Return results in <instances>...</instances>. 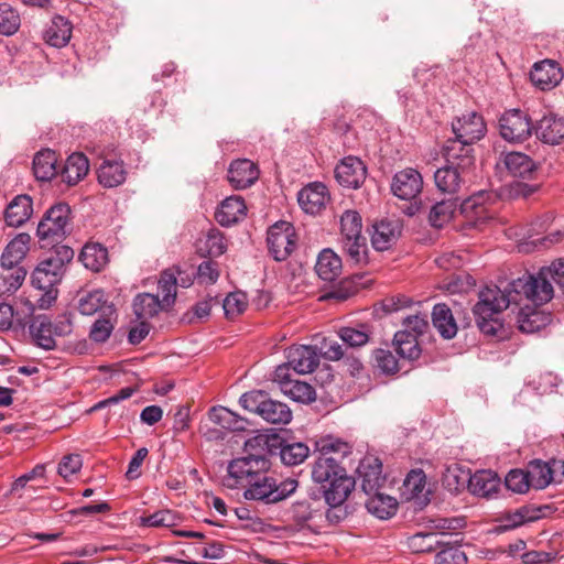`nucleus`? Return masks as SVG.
<instances>
[{
	"mask_svg": "<svg viewBox=\"0 0 564 564\" xmlns=\"http://www.w3.org/2000/svg\"><path fill=\"white\" fill-rule=\"evenodd\" d=\"M373 358L377 367L384 373H395L399 370L398 359L388 349H376Z\"/></svg>",
	"mask_w": 564,
	"mask_h": 564,
	"instance_id": "obj_58",
	"label": "nucleus"
},
{
	"mask_svg": "<svg viewBox=\"0 0 564 564\" xmlns=\"http://www.w3.org/2000/svg\"><path fill=\"white\" fill-rule=\"evenodd\" d=\"M132 308L138 321H148L166 310L159 296L151 293L138 294L133 300Z\"/></svg>",
	"mask_w": 564,
	"mask_h": 564,
	"instance_id": "obj_36",
	"label": "nucleus"
},
{
	"mask_svg": "<svg viewBox=\"0 0 564 564\" xmlns=\"http://www.w3.org/2000/svg\"><path fill=\"white\" fill-rule=\"evenodd\" d=\"M401 234L398 220L383 219L373 225L371 235L372 247L378 251H384L394 245Z\"/></svg>",
	"mask_w": 564,
	"mask_h": 564,
	"instance_id": "obj_24",
	"label": "nucleus"
},
{
	"mask_svg": "<svg viewBox=\"0 0 564 564\" xmlns=\"http://www.w3.org/2000/svg\"><path fill=\"white\" fill-rule=\"evenodd\" d=\"M564 73H529L531 83L545 91L556 87L563 80Z\"/></svg>",
	"mask_w": 564,
	"mask_h": 564,
	"instance_id": "obj_57",
	"label": "nucleus"
},
{
	"mask_svg": "<svg viewBox=\"0 0 564 564\" xmlns=\"http://www.w3.org/2000/svg\"><path fill=\"white\" fill-rule=\"evenodd\" d=\"M435 555V564H466L467 557L459 546L443 543Z\"/></svg>",
	"mask_w": 564,
	"mask_h": 564,
	"instance_id": "obj_54",
	"label": "nucleus"
},
{
	"mask_svg": "<svg viewBox=\"0 0 564 564\" xmlns=\"http://www.w3.org/2000/svg\"><path fill=\"white\" fill-rule=\"evenodd\" d=\"M32 284L42 292L36 300L37 306L42 310L48 308L57 297L56 285L61 282L57 279L56 272L52 273L50 269L44 268L41 263L35 268L32 273Z\"/></svg>",
	"mask_w": 564,
	"mask_h": 564,
	"instance_id": "obj_14",
	"label": "nucleus"
},
{
	"mask_svg": "<svg viewBox=\"0 0 564 564\" xmlns=\"http://www.w3.org/2000/svg\"><path fill=\"white\" fill-rule=\"evenodd\" d=\"M72 23L62 15H55L44 32V40L54 47L65 46L72 37Z\"/></svg>",
	"mask_w": 564,
	"mask_h": 564,
	"instance_id": "obj_33",
	"label": "nucleus"
},
{
	"mask_svg": "<svg viewBox=\"0 0 564 564\" xmlns=\"http://www.w3.org/2000/svg\"><path fill=\"white\" fill-rule=\"evenodd\" d=\"M56 153L52 150H42L33 159V173L39 181H50L56 174Z\"/></svg>",
	"mask_w": 564,
	"mask_h": 564,
	"instance_id": "obj_40",
	"label": "nucleus"
},
{
	"mask_svg": "<svg viewBox=\"0 0 564 564\" xmlns=\"http://www.w3.org/2000/svg\"><path fill=\"white\" fill-rule=\"evenodd\" d=\"M79 258L85 268L99 272L108 262V251L99 243H87L82 249Z\"/></svg>",
	"mask_w": 564,
	"mask_h": 564,
	"instance_id": "obj_41",
	"label": "nucleus"
},
{
	"mask_svg": "<svg viewBox=\"0 0 564 564\" xmlns=\"http://www.w3.org/2000/svg\"><path fill=\"white\" fill-rule=\"evenodd\" d=\"M398 502L390 496L381 494H372V497L367 501V509L379 519H389L397 511Z\"/></svg>",
	"mask_w": 564,
	"mask_h": 564,
	"instance_id": "obj_46",
	"label": "nucleus"
},
{
	"mask_svg": "<svg viewBox=\"0 0 564 564\" xmlns=\"http://www.w3.org/2000/svg\"><path fill=\"white\" fill-rule=\"evenodd\" d=\"M316 445L319 454L312 465V479L323 487L347 473L343 459L351 453V447L333 437H324Z\"/></svg>",
	"mask_w": 564,
	"mask_h": 564,
	"instance_id": "obj_2",
	"label": "nucleus"
},
{
	"mask_svg": "<svg viewBox=\"0 0 564 564\" xmlns=\"http://www.w3.org/2000/svg\"><path fill=\"white\" fill-rule=\"evenodd\" d=\"M361 231L360 214L351 209L344 212L340 216V245L349 260L357 265L368 262L367 240Z\"/></svg>",
	"mask_w": 564,
	"mask_h": 564,
	"instance_id": "obj_5",
	"label": "nucleus"
},
{
	"mask_svg": "<svg viewBox=\"0 0 564 564\" xmlns=\"http://www.w3.org/2000/svg\"><path fill=\"white\" fill-rule=\"evenodd\" d=\"M426 477L423 470H411L403 481L404 495L408 499L419 498L424 491Z\"/></svg>",
	"mask_w": 564,
	"mask_h": 564,
	"instance_id": "obj_53",
	"label": "nucleus"
},
{
	"mask_svg": "<svg viewBox=\"0 0 564 564\" xmlns=\"http://www.w3.org/2000/svg\"><path fill=\"white\" fill-rule=\"evenodd\" d=\"M539 140L547 144H560L564 140V118L553 113L543 116L533 127Z\"/></svg>",
	"mask_w": 564,
	"mask_h": 564,
	"instance_id": "obj_21",
	"label": "nucleus"
},
{
	"mask_svg": "<svg viewBox=\"0 0 564 564\" xmlns=\"http://www.w3.org/2000/svg\"><path fill=\"white\" fill-rule=\"evenodd\" d=\"M25 276L26 270L22 267H19V264L11 269L3 268V272L0 274V291H17L22 285Z\"/></svg>",
	"mask_w": 564,
	"mask_h": 564,
	"instance_id": "obj_51",
	"label": "nucleus"
},
{
	"mask_svg": "<svg viewBox=\"0 0 564 564\" xmlns=\"http://www.w3.org/2000/svg\"><path fill=\"white\" fill-rule=\"evenodd\" d=\"M432 323L444 339H452L457 334V324L451 308L445 303L434 305Z\"/></svg>",
	"mask_w": 564,
	"mask_h": 564,
	"instance_id": "obj_35",
	"label": "nucleus"
},
{
	"mask_svg": "<svg viewBox=\"0 0 564 564\" xmlns=\"http://www.w3.org/2000/svg\"><path fill=\"white\" fill-rule=\"evenodd\" d=\"M288 516L297 527L312 528V522L323 517L317 499H301L294 501L288 510Z\"/></svg>",
	"mask_w": 564,
	"mask_h": 564,
	"instance_id": "obj_19",
	"label": "nucleus"
},
{
	"mask_svg": "<svg viewBox=\"0 0 564 564\" xmlns=\"http://www.w3.org/2000/svg\"><path fill=\"white\" fill-rule=\"evenodd\" d=\"M341 259L330 249H324L316 261L315 271L324 281H334L341 272Z\"/></svg>",
	"mask_w": 564,
	"mask_h": 564,
	"instance_id": "obj_38",
	"label": "nucleus"
},
{
	"mask_svg": "<svg viewBox=\"0 0 564 564\" xmlns=\"http://www.w3.org/2000/svg\"><path fill=\"white\" fill-rule=\"evenodd\" d=\"M273 381L279 383L281 391L293 401L307 404L316 399L315 389L307 382L293 379L286 366L275 368Z\"/></svg>",
	"mask_w": 564,
	"mask_h": 564,
	"instance_id": "obj_13",
	"label": "nucleus"
},
{
	"mask_svg": "<svg viewBox=\"0 0 564 564\" xmlns=\"http://www.w3.org/2000/svg\"><path fill=\"white\" fill-rule=\"evenodd\" d=\"M456 202L453 199L442 200L433 205L429 214V221L431 226L442 228L452 219L456 210Z\"/></svg>",
	"mask_w": 564,
	"mask_h": 564,
	"instance_id": "obj_49",
	"label": "nucleus"
},
{
	"mask_svg": "<svg viewBox=\"0 0 564 564\" xmlns=\"http://www.w3.org/2000/svg\"><path fill=\"white\" fill-rule=\"evenodd\" d=\"M564 276V259L554 260L549 267L541 268L535 274H523L508 283L505 290L497 285L486 286L479 293V301L473 312L481 333L495 336L502 328L498 315L511 303L519 304L523 299L535 306L550 302L554 296L551 281L561 285Z\"/></svg>",
	"mask_w": 564,
	"mask_h": 564,
	"instance_id": "obj_1",
	"label": "nucleus"
},
{
	"mask_svg": "<svg viewBox=\"0 0 564 564\" xmlns=\"http://www.w3.org/2000/svg\"><path fill=\"white\" fill-rule=\"evenodd\" d=\"M247 296L242 292H232L224 300V311L227 316L241 314L247 307Z\"/></svg>",
	"mask_w": 564,
	"mask_h": 564,
	"instance_id": "obj_59",
	"label": "nucleus"
},
{
	"mask_svg": "<svg viewBox=\"0 0 564 564\" xmlns=\"http://www.w3.org/2000/svg\"><path fill=\"white\" fill-rule=\"evenodd\" d=\"M281 437L276 434L258 433L245 442L248 454L276 455Z\"/></svg>",
	"mask_w": 564,
	"mask_h": 564,
	"instance_id": "obj_37",
	"label": "nucleus"
},
{
	"mask_svg": "<svg viewBox=\"0 0 564 564\" xmlns=\"http://www.w3.org/2000/svg\"><path fill=\"white\" fill-rule=\"evenodd\" d=\"M403 330H409L415 334V337L423 335L429 327L427 315H409L403 319Z\"/></svg>",
	"mask_w": 564,
	"mask_h": 564,
	"instance_id": "obj_62",
	"label": "nucleus"
},
{
	"mask_svg": "<svg viewBox=\"0 0 564 564\" xmlns=\"http://www.w3.org/2000/svg\"><path fill=\"white\" fill-rule=\"evenodd\" d=\"M367 169L356 156L344 158L335 169L337 182L348 188H358L366 180Z\"/></svg>",
	"mask_w": 564,
	"mask_h": 564,
	"instance_id": "obj_15",
	"label": "nucleus"
},
{
	"mask_svg": "<svg viewBox=\"0 0 564 564\" xmlns=\"http://www.w3.org/2000/svg\"><path fill=\"white\" fill-rule=\"evenodd\" d=\"M270 467V460L261 454H248L232 459L227 468L226 485L229 488L240 487L261 474L268 473Z\"/></svg>",
	"mask_w": 564,
	"mask_h": 564,
	"instance_id": "obj_10",
	"label": "nucleus"
},
{
	"mask_svg": "<svg viewBox=\"0 0 564 564\" xmlns=\"http://www.w3.org/2000/svg\"><path fill=\"white\" fill-rule=\"evenodd\" d=\"M78 311L83 315H115V305L108 301L102 290H94L79 296Z\"/></svg>",
	"mask_w": 564,
	"mask_h": 564,
	"instance_id": "obj_22",
	"label": "nucleus"
},
{
	"mask_svg": "<svg viewBox=\"0 0 564 564\" xmlns=\"http://www.w3.org/2000/svg\"><path fill=\"white\" fill-rule=\"evenodd\" d=\"M422 186L421 174L414 169H405L393 176L391 191L397 197L409 200L421 193Z\"/></svg>",
	"mask_w": 564,
	"mask_h": 564,
	"instance_id": "obj_17",
	"label": "nucleus"
},
{
	"mask_svg": "<svg viewBox=\"0 0 564 564\" xmlns=\"http://www.w3.org/2000/svg\"><path fill=\"white\" fill-rule=\"evenodd\" d=\"M530 484L535 489H543L553 480V469L549 463L535 459L527 467Z\"/></svg>",
	"mask_w": 564,
	"mask_h": 564,
	"instance_id": "obj_45",
	"label": "nucleus"
},
{
	"mask_svg": "<svg viewBox=\"0 0 564 564\" xmlns=\"http://www.w3.org/2000/svg\"><path fill=\"white\" fill-rule=\"evenodd\" d=\"M297 200L306 214H318L329 200L327 187L322 183H312L299 192Z\"/></svg>",
	"mask_w": 564,
	"mask_h": 564,
	"instance_id": "obj_18",
	"label": "nucleus"
},
{
	"mask_svg": "<svg viewBox=\"0 0 564 564\" xmlns=\"http://www.w3.org/2000/svg\"><path fill=\"white\" fill-rule=\"evenodd\" d=\"M326 505L328 506V508L325 511L324 516L326 521L330 524H338L343 522L350 513L349 507L346 502H326Z\"/></svg>",
	"mask_w": 564,
	"mask_h": 564,
	"instance_id": "obj_61",
	"label": "nucleus"
},
{
	"mask_svg": "<svg viewBox=\"0 0 564 564\" xmlns=\"http://www.w3.org/2000/svg\"><path fill=\"white\" fill-rule=\"evenodd\" d=\"M454 147H444L446 165L434 173L437 188L444 193L454 194L459 191L475 166V158L458 153L460 150Z\"/></svg>",
	"mask_w": 564,
	"mask_h": 564,
	"instance_id": "obj_3",
	"label": "nucleus"
},
{
	"mask_svg": "<svg viewBox=\"0 0 564 564\" xmlns=\"http://www.w3.org/2000/svg\"><path fill=\"white\" fill-rule=\"evenodd\" d=\"M19 13L8 3H0V34L13 35L20 28Z\"/></svg>",
	"mask_w": 564,
	"mask_h": 564,
	"instance_id": "obj_52",
	"label": "nucleus"
},
{
	"mask_svg": "<svg viewBox=\"0 0 564 564\" xmlns=\"http://www.w3.org/2000/svg\"><path fill=\"white\" fill-rule=\"evenodd\" d=\"M33 214L32 198L26 194L15 196L4 209V220L9 227L24 225Z\"/></svg>",
	"mask_w": 564,
	"mask_h": 564,
	"instance_id": "obj_23",
	"label": "nucleus"
},
{
	"mask_svg": "<svg viewBox=\"0 0 564 564\" xmlns=\"http://www.w3.org/2000/svg\"><path fill=\"white\" fill-rule=\"evenodd\" d=\"M117 321L115 315H100L91 325L89 337L95 343H105L111 335Z\"/></svg>",
	"mask_w": 564,
	"mask_h": 564,
	"instance_id": "obj_50",
	"label": "nucleus"
},
{
	"mask_svg": "<svg viewBox=\"0 0 564 564\" xmlns=\"http://www.w3.org/2000/svg\"><path fill=\"white\" fill-rule=\"evenodd\" d=\"M240 405L259 414L271 424L285 425L292 421V411L288 404L272 400L263 391H249L239 399Z\"/></svg>",
	"mask_w": 564,
	"mask_h": 564,
	"instance_id": "obj_7",
	"label": "nucleus"
},
{
	"mask_svg": "<svg viewBox=\"0 0 564 564\" xmlns=\"http://www.w3.org/2000/svg\"><path fill=\"white\" fill-rule=\"evenodd\" d=\"M31 236L26 232L18 234L4 248L1 254L2 268L18 265L26 256L30 249Z\"/></svg>",
	"mask_w": 564,
	"mask_h": 564,
	"instance_id": "obj_27",
	"label": "nucleus"
},
{
	"mask_svg": "<svg viewBox=\"0 0 564 564\" xmlns=\"http://www.w3.org/2000/svg\"><path fill=\"white\" fill-rule=\"evenodd\" d=\"M552 321L550 313L541 310L525 307L518 314V325L522 333L531 334L541 330Z\"/></svg>",
	"mask_w": 564,
	"mask_h": 564,
	"instance_id": "obj_34",
	"label": "nucleus"
},
{
	"mask_svg": "<svg viewBox=\"0 0 564 564\" xmlns=\"http://www.w3.org/2000/svg\"><path fill=\"white\" fill-rule=\"evenodd\" d=\"M452 130L455 138L447 140L444 147H454L457 143L460 150L458 153L466 152V155L475 158L473 145L482 139L487 131L482 117L476 111L465 113L452 122Z\"/></svg>",
	"mask_w": 564,
	"mask_h": 564,
	"instance_id": "obj_8",
	"label": "nucleus"
},
{
	"mask_svg": "<svg viewBox=\"0 0 564 564\" xmlns=\"http://www.w3.org/2000/svg\"><path fill=\"white\" fill-rule=\"evenodd\" d=\"M145 527H171L174 524V516L170 510H160L142 518Z\"/></svg>",
	"mask_w": 564,
	"mask_h": 564,
	"instance_id": "obj_63",
	"label": "nucleus"
},
{
	"mask_svg": "<svg viewBox=\"0 0 564 564\" xmlns=\"http://www.w3.org/2000/svg\"><path fill=\"white\" fill-rule=\"evenodd\" d=\"M209 420L230 431H245L248 421L225 406H214L208 412Z\"/></svg>",
	"mask_w": 564,
	"mask_h": 564,
	"instance_id": "obj_39",
	"label": "nucleus"
},
{
	"mask_svg": "<svg viewBox=\"0 0 564 564\" xmlns=\"http://www.w3.org/2000/svg\"><path fill=\"white\" fill-rule=\"evenodd\" d=\"M83 466V460L78 454H69L63 457L58 464V474L63 478H68L78 473Z\"/></svg>",
	"mask_w": 564,
	"mask_h": 564,
	"instance_id": "obj_60",
	"label": "nucleus"
},
{
	"mask_svg": "<svg viewBox=\"0 0 564 564\" xmlns=\"http://www.w3.org/2000/svg\"><path fill=\"white\" fill-rule=\"evenodd\" d=\"M500 135L508 142L525 141L533 131V126L527 113L519 109L506 111L499 119Z\"/></svg>",
	"mask_w": 564,
	"mask_h": 564,
	"instance_id": "obj_12",
	"label": "nucleus"
},
{
	"mask_svg": "<svg viewBox=\"0 0 564 564\" xmlns=\"http://www.w3.org/2000/svg\"><path fill=\"white\" fill-rule=\"evenodd\" d=\"M506 487L517 494L525 492L531 486L527 470L512 469L505 479Z\"/></svg>",
	"mask_w": 564,
	"mask_h": 564,
	"instance_id": "obj_55",
	"label": "nucleus"
},
{
	"mask_svg": "<svg viewBox=\"0 0 564 564\" xmlns=\"http://www.w3.org/2000/svg\"><path fill=\"white\" fill-rule=\"evenodd\" d=\"M73 330V324L66 315L58 316L54 322L45 315H36L30 324V334L34 343L45 349L51 350L56 346V337H65Z\"/></svg>",
	"mask_w": 564,
	"mask_h": 564,
	"instance_id": "obj_9",
	"label": "nucleus"
},
{
	"mask_svg": "<svg viewBox=\"0 0 564 564\" xmlns=\"http://www.w3.org/2000/svg\"><path fill=\"white\" fill-rule=\"evenodd\" d=\"M259 177L258 166L248 159L236 160L228 169V181L236 189L251 186Z\"/></svg>",
	"mask_w": 564,
	"mask_h": 564,
	"instance_id": "obj_20",
	"label": "nucleus"
},
{
	"mask_svg": "<svg viewBox=\"0 0 564 564\" xmlns=\"http://www.w3.org/2000/svg\"><path fill=\"white\" fill-rule=\"evenodd\" d=\"M181 272L176 268H170L161 273L159 280V290L162 294V304L169 310L176 300V288L178 285L177 274Z\"/></svg>",
	"mask_w": 564,
	"mask_h": 564,
	"instance_id": "obj_44",
	"label": "nucleus"
},
{
	"mask_svg": "<svg viewBox=\"0 0 564 564\" xmlns=\"http://www.w3.org/2000/svg\"><path fill=\"white\" fill-rule=\"evenodd\" d=\"M267 243L275 261L286 260L296 248L295 228L289 221L275 223L268 230Z\"/></svg>",
	"mask_w": 564,
	"mask_h": 564,
	"instance_id": "obj_11",
	"label": "nucleus"
},
{
	"mask_svg": "<svg viewBox=\"0 0 564 564\" xmlns=\"http://www.w3.org/2000/svg\"><path fill=\"white\" fill-rule=\"evenodd\" d=\"M549 219H550V217L546 216L545 219L536 220L535 223H533L531 225L532 228L529 229V231H528V238L531 239L530 243L533 245L534 247H536V246L550 247L551 245L557 243L563 239L564 231H561V230H554L545 237H542V238L536 237L535 238V236H539L541 234V231L545 229L544 226H545L546 220H549Z\"/></svg>",
	"mask_w": 564,
	"mask_h": 564,
	"instance_id": "obj_48",
	"label": "nucleus"
},
{
	"mask_svg": "<svg viewBox=\"0 0 564 564\" xmlns=\"http://www.w3.org/2000/svg\"><path fill=\"white\" fill-rule=\"evenodd\" d=\"M443 535L437 532H420L408 539V546L415 553L431 552L442 545L440 538Z\"/></svg>",
	"mask_w": 564,
	"mask_h": 564,
	"instance_id": "obj_47",
	"label": "nucleus"
},
{
	"mask_svg": "<svg viewBox=\"0 0 564 564\" xmlns=\"http://www.w3.org/2000/svg\"><path fill=\"white\" fill-rule=\"evenodd\" d=\"M393 344L398 355L409 360H415L421 355L417 337L409 330H399L395 333Z\"/></svg>",
	"mask_w": 564,
	"mask_h": 564,
	"instance_id": "obj_42",
	"label": "nucleus"
},
{
	"mask_svg": "<svg viewBox=\"0 0 564 564\" xmlns=\"http://www.w3.org/2000/svg\"><path fill=\"white\" fill-rule=\"evenodd\" d=\"M338 336L349 347H360L369 341V334L365 326L360 329L354 327H341L338 332Z\"/></svg>",
	"mask_w": 564,
	"mask_h": 564,
	"instance_id": "obj_56",
	"label": "nucleus"
},
{
	"mask_svg": "<svg viewBox=\"0 0 564 564\" xmlns=\"http://www.w3.org/2000/svg\"><path fill=\"white\" fill-rule=\"evenodd\" d=\"M297 485L295 479L278 482L273 476L264 473L241 487L245 488V499L273 505L290 497L296 490Z\"/></svg>",
	"mask_w": 564,
	"mask_h": 564,
	"instance_id": "obj_6",
	"label": "nucleus"
},
{
	"mask_svg": "<svg viewBox=\"0 0 564 564\" xmlns=\"http://www.w3.org/2000/svg\"><path fill=\"white\" fill-rule=\"evenodd\" d=\"M72 232V209L66 203L51 206L43 215L36 228L41 248L62 242Z\"/></svg>",
	"mask_w": 564,
	"mask_h": 564,
	"instance_id": "obj_4",
	"label": "nucleus"
},
{
	"mask_svg": "<svg viewBox=\"0 0 564 564\" xmlns=\"http://www.w3.org/2000/svg\"><path fill=\"white\" fill-rule=\"evenodd\" d=\"M14 319L19 325H25L24 319L20 317L18 312H14L10 304L0 302V329H9L12 326Z\"/></svg>",
	"mask_w": 564,
	"mask_h": 564,
	"instance_id": "obj_64",
	"label": "nucleus"
},
{
	"mask_svg": "<svg viewBox=\"0 0 564 564\" xmlns=\"http://www.w3.org/2000/svg\"><path fill=\"white\" fill-rule=\"evenodd\" d=\"M89 171L88 159L83 153H73L65 162L61 178L69 186L80 182Z\"/></svg>",
	"mask_w": 564,
	"mask_h": 564,
	"instance_id": "obj_31",
	"label": "nucleus"
},
{
	"mask_svg": "<svg viewBox=\"0 0 564 564\" xmlns=\"http://www.w3.org/2000/svg\"><path fill=\"white\" fill-rule=\"evenodd\" d=\"M246 214L247 206L243 198L235 195L220 203L215 217L221 226L229 227L242 220Z\"/></svg>",
	"mask_w": 564,
	"mask_h": 564,
	"instance_id": "obj_26",
	"label": "nucleus"
},
{
	"mask_svg": "<svg viewBox=\"0 0 564 564\" xmlns=\"http://www.w3.org/2000/svg\"><path fill=\"white\" fill-rule=\"evenodd\" d=\"M355 478L348 473L322 487L325 502L339 503L346 502L355 490Z\"/></svg>",
	"mask_w": 564,
	"mask_h": 564,
	"instance_id": "obj_28",
	"label": "nucleus"
},
{
	"mask_svg": "<svg viewBox=\"0 0 564 564\" xmlns=\"http://www.w3.org/2000/svg\"><path fill=\"white\" fill-rule=\"evenodd\" d=\"M358 471L361 477V487L367 495L378 492L379 488L384 484L382 476V464L378 458L364 459Z\"/></svg>",
	"mask_w": 564,
	"mask_h": 564,
	"instance_id": "obj_25",
	"label": "nucleus"
},
{
	"mask_svg": "<svg viewBox=\"0 0 564 564\" xmlns=\"http://www.w3.org/2000/svg\"><path fill=\"white\" fill-rule=\"evenodd\" d=\"M97 174L99 184L107 188L121 185L127 177L124 164L118 160H104Z\"/></svg>",
	"mask_w": 564,
	"mask_h": 564,
	"instance_id": "obj_32",
	"label": "nucleus"
},
{
	"mask_svg": "<svg viewBox=\"0 0 564 564\" xmlns=\"http://www.w3.org/2000/svg\"><path fill=\"white\" fill-rule=\"evenodd\" d=\"M308 454L310 448L304 443H283L282 438L276 453V455L280 456L281 462L288 466L302 464L307 458Z\"/></svg>",
	"mask_w": 564,
	"mask_h": 564,
	"instance_id": "obj_43",
	"label": "nucleus"
},
{
	"mask_svg": "<svg viewBox=\"0 0 564 564\" xmlns=\"http://www.w3.org/2000/svg\"><path fill=\"white\" fill-rule=\"evenodd\" d=\"M500 486V478L491 470H478L468 479L470 492L479 497H491Z\"/></svg>",
	"mask_w": 564,
	"mask_h": 564,
	"instance_id": "obj_29",
	"label": "nucleus"
},
{
	"mask_svg": "<svg viewBox=\"0 0 564 564\" xmlns=\"http://www.w3.org/2000/svg\"><path fill=\"white\" fill-rule=\"evenodd\" d=\"M502 162L510 175L519 178H531L536 169L533 160L522 152L505 153Z\"/></svg>",
	"mask_w": 564,
	"mask_h": 564,
	"instance_id": "obj_30",
	"label": "nucleus"
},
{
	"mask_svg": "<svg viewBox=\"0 0 564 564\" xmlns=\"http://www.w3.org/2000/svg\"><path fill=\"white\" fill-rule=\"evenodd\" d=\"M288 361L281 366L293 369L297 375L313 372L319 364V356L312 346H293L286 351Z\"/></svg>",
	"mask_w": 564,
	"mask_h": 564,
	"instance_id": "obj_16",
	"label": "nucleus"
}]
</instances>
